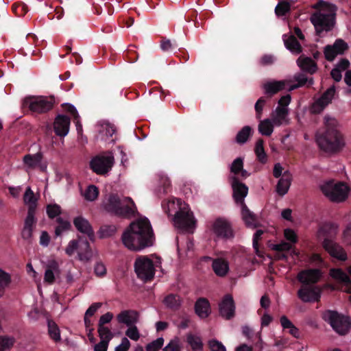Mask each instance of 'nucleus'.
<instances>
[{
	"label": "nucleus",
	"instance_id": "c756f323",
	"mask_svg": "<svg viewBox=\"0 0 351 351\" xmlns=\"http://www.w3.org/2000/svg\"><path fill=\"white\" fill-rule=\"evenodd\" d=\"M285 36L286 35L283 36V40L286 48L290 50L291 52L297 54L301 53L302 46L297 38L293 35L290 36L287 38H285Z\"/></svg>",
	"mask_w": 351,
	"mask_h": 351
},
{
	"label": "nucleus",
	"instance_id": "0eeeda50",
	"mask_svg": "<svg viewBox=\"0 0 351 351\" xmlns=\"http://www.w3.org/2000/svg\"><path fill=\"white\" fill-rule=\"evenodd\" d=\"M56 103L55 97H29L24 99L23 104L28 107L34 113L43 114L51 110Z\"/></svg>",
	"mask_w": 351,
	"mask_h": 351
},
{
	"label": "nucleus",
	"instance_id": "a18cd8bd",
	"mask_svg": "<svg viewBox=\"0 0 351 351\" xmlns=\"http://www.w3.org/2000/svg\"><path fill=\"white\" fill-rule=\"evenodd\" d=\"M14 343V339L7 336H0V351L10 350Z\"/></svg>",
	"mask_w": 351,
	"mask_h": 351
},
{
	"label": "nucleus",
	"instance_id": "de8ad7c7",
	"mask_svg": "<svg viewBox=\"0 0 351 351\" xmlns=\"http://www.w3.org/2000/svg\"><path fill=\"white\" fill-rule=\"evenodd\" d=\"M291 10V5L287 1H281L275 8V12L277 16H284Z\"/></svg>",
	"mask_w": 351,
	"mask_h": 351
},
{
	"label": "nucleus",
	"instance_id": "4d7b16f0",
	"mask_svg": "<svg viewBox=\"0 0 351 351\" xmlns=\"http://www.w3.org/2000/svg\"><path fill=\"white\" fill-rule=\"evenodd\" d=\"M243 168V160L241 158H237L233 160L231 167L230 171L234 175H239L241 170Z\"/></svg>",
	"mask_w": 351,
	"mask_h": 351
},
{
	"label": "nucleus",
	"instance_id": "4c0bfd02",
	"mask_svg": "<svg viewBox=\"0 0 351 351\" xmlns=\"http://www.w3.org/2000/svg\"><path fill=\"white\" fill-rule=\"evenodd\" d=\"M47 328L49 337L56 342L60 341L61 339L60 331L56 322L51 319H48Z\"/></svg>",
	"mask_w": 351,
	"mask_h": 351
},
{
	"label": "nucleus",
	"instance_id": "7c9ffc66",
	"mask_svg": "<svg viewBox=\"0 0 351 351\" xmlns=\"http://www.w3.org/2000/svg\"><path fill=\"white\" fill-rule=\"evenodd\" d=\"M241 207L242 219L247 226H254L257 221L256 216L250 210L247 205L243 203L240 204Z\"/></svg>",
	"mask_w": 351,
	"mask_h": 351
},
{
	"label": "nucleus",
	"instance_id": "e433bc0d",
	"mask_svg": "<svg viewBox=\"0 0 351 351\" xmlns=\"http://www.w3.org/2000/svg\"><path fill=\"white\" fill-rule=\"evenodd\" d=\"M171 187V182L169 179L165 176H160L159 180V185L157 189V195L161 197L162 195H165L169 193Z\"/></svg>",
	"mask_w": 351,
	"mask_h": 351
},
{
	"label": "nucleus",
	"instance_id": "1a4fd4ad",
	"mask_svg": "<svg viewBox=\"0 0 351 351\" xmlns=\"http://www.w3.org/2000/svg\"><path fill=\"white\" fill-rule=\"evenodd\" d=\"M114 162L112 153L99 154L93 157L90 161V168L97 175H105L108 173Z\"/></svg>",
	"mask_w": 351,
	"mask_h": 351
},
{
	"label": "nucleus",
	"instance_id": "f3484780",
	"mask_svg": "<svg viewBox=\"0 0 351 351\" xmlns=\"http://www.w3.org/2000/svg\"><path fill=\"white\" fill-rule=\"evenodd\" d=\"M219 314L226 319H230L234 316L235 306L232 297L227 294L219 305Z\"/></svg>",
	"mask_w": 351,
	"mask_h": 351
},
{
	"label": "nucleus",
	"instance_id": "a211bd4d",
	"mask_svg": "<svg viewBox=\"0 0 351 351\" xmlns=\"http://www.w3.org/2000/svg\"><path fill=\"white\" fill-rule=\"evenodd\" d=\"M71 123L70 118L64 114H58L53 122V130L56 134L60 137H64L69 131Z\"/></svg>",
	"mask_w": 351,
	"mask_h": 351
},
{
	"label": "nucleus",
	"instance_id": "58836bf2",
	"mask_svg": "<svg viewBox=\"0 0 351 351\" xmlns=\"http://www.w3.org/2000/svg\"><path fill=\"white\" fill-rule=\"evenodd\" d=\"M186 341L190 345L193 351H202L203 343L199 337L193 334H189L186 337Z\"/></svg>",
	"mask_w": 351,
	"mask_h": 351
},
{
	"label": "nucleus",
	"instance_id": "f257e3e1",
	"mask_svg": "<svg viewBox=\"0 0 351 351\" xmlns=\"http://www.w3.org/2000/svg\"><path fill=\"white\" fill-rule=\"evenodd\" d=\"M121 240L123 245L132 251L152 246L154 234L149 219L145 217L131 223L123 232Z\"/></svg>",
	"mask_w": 351,
	"mask_h": 351
},
{
	"label": "nucleus",
	"instance_id": "0e129e2a",
	"mask_svg": "<svg viewBox=\"0 0 351 351\" xmlns=\"http://www.w3.org/2000/svg\"><path fill=\"white\" fill-rule=\"evenodd\" d=\"M61 106L63 110L66 112L69 113L73 119L80 118V115L77 112V110L73 105L68 103H64L62 104Z\"/></svg>",
	"mask_w": 351,
	"mask_h": 351
},
{
	"label": "nucleus",
	"instance_id": "6e6552de",
	"mask_svg": "<svg viewBox=\"0 0 351 351\" xmlns=\"http://www.w3.org/2000/svg\"><path fill=\"white\" fill-rule=\"evenodd\" d=\"M134 271L139 279L145 282L152 280L155 274L153 261L147 256L137 258L134 262Z\"/></svg>",
	"mask_w": 351,
	"mask_h": 351
},
{
	"label": "nucleus",
	"instance_id": "6ab92c4d",
	"mask_svg": "<svg viewBox=\"0 0 351 351\" xmlns=\"http://www.w3.org/2000/svg\"><path fill=\"white\" fill-rule=\"evenodd\" d=\"M335 93V86L328 88L322 95L315 102L312 107V111L314 113L321 112L325 107L332 101Z\"/></svg>",
	"mask_w": 351,
	"mask_h": 351
},
{
	"label": "nucleus",
	"instance_id": "9b49d317",
	"mask_svg": "<svg viewBox=\"0 0 351 351\" xmlns=\"http://www.w3.org/2000/svg\"><path fill=\"white\" fill-rule=\"evenodd\" d=\"M36 212H33V209L27 210V216L24 220L23 227L21 230V237L23 239L31 243L33 232L36 228L37 219L35 217Z\"/></svg>",
	"mask_w": 351,
	"mask_h": 351
},
{
	"label": "nucleus",
	"instance_id": "680f3d73",
	"mask_svg": "<svg viewBox=\"0 0 351 351\" xmlns=\"http://www.w3.org/2000/svg\"><path fill=\"white\" fill-rule=\"evenodd\" d=\"M177 47L178 45L175 41L172 42L166 38H162L160 40V48L164 51H168Z\"/></svg>",
	"mask_w": 351,
	"mask_h": 351
},
{
	"label": "nucleus",
	"instance_id": "6e6d98bb",
	"mask_svg": "<svg viewBox=\"0 0 351 351\" xmlns=\"http://www.w3.org/2000/svg\"><path fill=\"white\" fill-rule=\"evenodd\" d=\"M98 333L101 340L110 341L113 337L110 330L106 326H99Z\"/></svg>",
	"mask_w": 351,
	"mask_h": 351
},
{
	"label": "nucleus",
	"instance_id": "393cba45",
	"mask_svg": "<svg viewBox=\"0 0 351 351\" xmlns=\"http://www.w3.org/2000/svg\"><path fill=\"white\" fill-rule=\"evenodd\" d=\"M298 66L310 74H314L317 70V63L310 57L300 56L297 60Z\"/></svg>",
	"mask_w": 351,
	"mask_h": 351
},
{
	"label": "nucleus",
	"instance_id": "5701e85b",
	"mask_svg": "<svg viewBox=\"0 0 351 351\" xmlns=\"http://www.w3.org/2000/svg\"><path fill=\"white\" fill-rule=\"evenodd\" d=\"M194 308L195 313L202 319L208 317L211 313L210 303L204 298H200L195 302Z\"/></svg>",
	"mask_w": 351,
	"mask_h": 351
},
{
	"label": "nucleus",
	"instance_id": "ddd939ff",
	"mask_svg": "<svg viewBox=\"0 0 351 351\" xmlns=\"http://www.w3.org/2000/svg\"><path fill=\"white\" fill-rule=\"evenodd\" d=\"M213 230L218 238L228 239L234 237L230 223L221 218L215 221L213 225Z\"/></svg>",
	"mask_w": 351,
	"mask_h": 351
},
{
	"label": "nucleus",
	"instance_id": "c03bdc74",
	"mask_svg": "<svg viewBox=\"0 0 351 351\" xmlns=\"http://www.w3.org/2000/svg\"><path fill=\"white\" fill-rule=\"evenodd\" d=\"M10 282V276L0 269V297L3 295L5 287L9 285Z\"/></svg>",
	"mask_w": 351,
	"mask_h": 351
},
{
	"label": "nucleus",
	"instance_id": "bb28decb",
	"mask_svg": "<svg viewBox=\"0 0 351 351\" xmlns=\"http://www.w3.org/2000/svg\"><path fill=\"white\" fill-rule=\"evenodd\" d=\"M59 271V265L55 260L49 261L47 265L44 280L45 282L52 284L55 281L54 273Z\"/></svg>",
	"mask_w": 351,
	"mask_h": 351
},
{
	"label": "nucleus",
	"instance_id": "7ed1b4c3",
	"mask_svg": "<svg viewBox=\"0 0 351 351\" xmlns=\"http://www.w3.org/2000/svg\"><path fill=\"white\" fill-rule=\"evenodd\" d=\"M104 210L116 216L130 218L137 213L136 205L131 197L121 199L117 193H110L104 202Z\"/></svg>",
	"mask_w": 351,
	"mask_h": 351
},
{
	"label": "nucleus",
	"instance_id": "09e8293b",
	"mask_svg": "<svg viewBox=\"0 0 351 351\" xmlns=\"http://www.w3.org/2000/svg\"><path fill=\"white\" fill-rule=\"evenodd\" d=\"M333 49L336 51L338 55H342L344 52L348 49V45L342 39H337L333 45H330Z\"/></svg>",
	"mask_w": 351,
	"mask_h": 351
},
{
	"label": "nucleus",
	"instance_id": "f03ea898",
	"mask_svg": "<svg viewBox=\"0 0 351 351\" xmlns=\"http://www.w3.org/2000/svg\"><path fill=\"white\" fill-rule=\"evenodd\" d=\"M325 128L316 134V142L321 149L326 152H337L344 146L342 134L337 129V121L329 116L324 117Z\"/></svg>",
	"mask_w": 351,
	"mask_h": 351
},
{
	"label": "nucleus",
	"instance_id": "b1692460",
	"mask_svg": "<svg viewBox=\"0 0 351 351\" xmlns=\"http://www.w3.org/2000/svg\"><path fill=\"white\" fill-rule=\"evenodd\" d=\"M292 180V176L289 171H286L283 173L282 176L278 180L276 185L277 193L282 197L287 193Z\"/></svg>",
	"mask_w": 351,
	"mask_h": 351
},
{
	"label": "nucleus",
	"instance_id": "e2e57ef3",
	"mask_svg": "<svg viewBox=\"0 0 351 351\" xmlns=\"http://www.w3.org/2000/svg\"><path fill=\"white\" fill-rule=\"evenodd\" d=\"M208 345L211 351H226V348L223 343L217 339L210 340Z\"/></svg>",
	"mask_w": 351,
	"mask_h": 351
},
{
	"label": "nucleus",
	"instance_id": "423d86ee",
	"mask_svg": "<svg viewBox=\"0 0 351 351\" xmlns=\"http://www.w3.org/2000/svg\"><path fill=\"white\" fill-rule=\"evenodd\" d=\"M322 317L340 335H346L351 328L349 317L337 311L328 310L323 313Z\"/></svg>",
	"mask_w": 351,
	"mask_h": 351
},
{
	"label": "nucleus",
	"instance_id": "20e7f679",
	"mask_svg": "<svg viewBox=\"0 0 351 351\" xmlns=\"http://www.w3.org/2000/svg\"><path fill=\"white\" fill-rule=\"evenodd\" d=\"M333 7V5L322 0L319 1L315 6V8L319 9V10L314 12L311 15L310 20L314 25L316 34L318 36H320L324 31L329 32L333 28L335 25V14L331 12H322V11L327 10L332 11L331 8Z\"/></svg>",
	"mask_w": 351,
	"mask_h": 351
},
{
	"label": "nucleus",
	"instance_id": "13d9d810",
	"mask_svg": "<svg viewBox=\"0 0 351 351\" xmlns=\"http://www.w3.org/2000/svg\"><path fill=\"white\" fill-rule=\"evenodd\" d=\"M324 54L325 58L329 62L333 61L338 55L335 49H333L330 45L325 46L324 49Z\"/></svg>",
	"mask_w": 351,
	"mask_h": 351
},
{
	"label": "nucleus",
	"instance_id": "473e14b6",
	"mask_svg": "<svg viewBox=\"0 0 351 351\" xmlns=\"http://www.w3.org/2000/svg\"><path fill=\"white\" fill-rule=\"evenodd\" d=\"M23 201L25 204L28 205L27 210H30V208H32L33 209V212H36L37 208V199L30 187H28L26 189L23 195Z\"/></svg>",
	"mask_w": 351,
	"mask_h": 351
},
{
	"label": "nucleus",
	"instance_id": "603ef678",
	"mask_svg": "<svg viewBox=\"0 0 351 351\" xmlns=\"http://www.w3.org/2000/svg\"><path fill=\"white\" fill-rule=\"evenodd\" d=\"M46 210L47 214L50 219H53L61 213V208L57 204L47 205Z\"/></svg>",
	"mask_w": 351,
	"mask_h": 351
},
{
	"label": "nucleus",
	"instance_id": "bf43d9fd",
	"mask_svg": "<svg viewBox=\"0 0 351 351\" xmlns=\"http://www.w3.org/2000/svg\"><path fill=\"white\" fill-rule=\"evenodd\" d=\"M125 335L133 341H138L140 338L139 331L136 325L128 326Z\"/></svg>",
	"mask_w": 351,
	"mask_h": 351
},
{
	"label": "nucleus",
	"instance_id": "a878e982",
	"mask_svg": "<svg viewBox=\"0 0 351 351\" xmlns=\"http://www.w3.org/2000/svg\"><path fill=\"white\" fill-rule=\"evenodd\" d=\"M212 267L215 274L220 277L225 276L229 271L228 261L221 258L213 260Z\"/></svg>",
	"mask_w": 351,
	"mask_h": 351
},
{
	"label": "nucleus",
	"instance_id": "f8f14e48",
	"mask_svg": "<svg viewBox=\"0 0 351 351\" xmlns=\"http://www.w3.org/2000/svg\"><path fill=\"white\" fill-rule=\"evenodd\" d=\"M230 180L233 191L232 196L235 202L238 204L245 203L244 199L248 193V187L235 176H231Z\"/></svg>",
	"mask_w": 351,
	"mask_h": 351
},
{
	"label": "nucleus",
	"instance_id": "338daca9",
	"mask_svg": "<svg viewBox=\"0 0 351 351\" xmlns=\"http://www.w3.org/2000/svg\"><path fill=\"white\" fill-rule=\"evenodd\" d=\"M78 245H79V238L77 240H74V239L71 240L69 243V245H67V247H66V248L65 250L66 253L68 255L71 256L75 251L77 252Z\"/></svg>",
	"mask_w": 351,
	"mask_h": 351
},
{
	"label": "nucleus",
	"instance_id": "37998d69",
	"mask_svg": "<svg viewBox=\"0 0 351 351\" xmlns=\"http://www.w3.org/2000/svg\"><path fill=\"white\" fill-rule=\"evenodd\" d=\"M116 231L117 228L114 225H103L100 227L98 234L100 238L104 239L112 237Z\"/></svg>",
	"mask_w": 351,
	"mask_h": 351
},
{
	"label": "nucleus",
	"instance_id": "8fccbe9b",
	"mask_svg": "<svg viewBox=\"0 0 351 351\" xmlns=\"http://www.w3.org/2000/svg\"><path fill=\"white\" fill-rule=\"evenodd\" d=\"M267 98L265 97H260L256 102L254 109L256 112V117L260 120L262 117L263 108L266 104Z\"/></svg>",
	"mask_w": 351,
	"mask_h": 351
},
{
	"label": "nucleus",
	"instance_id": "c85d7f7f",
	"mask_svg": "<svg viewBox=\"0 0 351 351\" xmlns=\"http://www.w3.org/2000/svg\"><path fill=\"white\" fill-rule=\"evenodd\" d=\"M330 276L335 280L344 283L348 286L351 284L350 276L345 273L341 269L332 268L330 270Z\"/></svg>",
	"mask_w": 351,
	"mask_h": 351
},
{
	"label": "nucleus",
	"instance_id": "9d476101",
	"mask_svg": "<svg viewBox=\"0 0 351 351\" xmlns=\"http://www.w3.org/2000/svg\"><path fill=\"white\" fill-rule=\"evenodd\" d=\"M173 221L177 228L187 231L193 229L195 223L193 213L185 207L176 212Z\"/></svg>",
	"mask_w": 351,
	"mask_h": 351
},
{
	"label": "nucleus",
	"instance_id": "a19ab883",
	"mask_svg": "<svg viewBox=\"0 0 351 351\" xmlns=\"http://www.w3.org/2000/svg\"><path fill=\"white\" fill-rule=\"evenodd\" d=\"M337 230V226L335 223L326 222L320 227L319 231L326 237H332L336 234Z\"/></svg>",
	"mask_w": 351,
	"mask_h": 351
},
{
	"label": "nucleus",
	"instance_id": "4be33fe9",
	"mask_svg": "<svg viewBox=\"0 0 351 351\" xmlns=\"http://www.w3.org/2000/svg\"><path fill=\"white\" fill-rule=\"evenodd\" d=\"M77 254L80 259L83 261H89L93 256L90 244L85 237H79Z\"/></svg>",
	"mask_w": 351,
	"mask_h": 351
},
{
	"label": "nucleus",
	"instance_id": "5fc2aeb1",
	"mask_svg": "<svg viewBox=\"0 0 351 351\" xmlns=\"http://www.w3.org/2000/svg\"><path fill=\"white\" fill-rule=\"evenodd\" d=\"M164 344V339L159 337L156 340L148 343L145 348L147 351H159Z\"/></svg>",
	"mask_w": 351,
	"mask_h": 351
},
{
	"label": "nucleus",
	"instance_id": "cd10ccee",
	"mask_svg": "<svg viewBox=\"0 0 351 351\" xmlns=\"http://www.w3.org/2000/svg\"><path fill=\"white\" fill-rule=\"evenodd\" d=\"M263 88L268 97L271 98L274 95L285 88V82L283 81H276L267 82L263 85Z\"/></svg>",
	"mask_w": 351,
	"mask_h": 351
},
{
	"label": "nucleus",
	"instance_id": "774afa93",
	"mask_svg": "<svg viewBox=\"0 0 351 351\" xmlns=\"http://www.w3.org/2000/svg\"><path fill=\"white\" fill-rule=\"evenodd\" d=\"M130 345V342L128 338L123 337L121 339V343L115 348L114 351H128Z\"/></svg>",
	"mask_w": 351,
	"mask_h": 351
},
{
	"label": "nucleus",
	"instance_id": "72a5a7b5",
	"mask_svg": "<svg viewBox=\"0 0 351 351\" xmlns=\"http://www.w3.org/2000/svg\"><path fill=\"white\" fill-rule=\"evenodd\" d=\"M163 302L172 311L178 310L181 305L180 297L173 293L167 295Z\"/></svg>",
	"mask_w": 351,
	"mask_h": 351
},
{
	"label": "nucleus",
	"instance_id": "3c124183",
	"mask_svg": "<svg viewBox=\"0 0 351 351\" xmlns=\"http://www.w3.org/2000/svg\"><path fill=\"white\" fill-rule=\"evenodd\" d=\"M99 195V190L95 185H90L86 190L85 198L88 201H94L96 199Z\"/></svg>",
	"mask_w": 351,
	"mask_h": 351
},
{
	"label": "nucleus",
	"instance_id": "69168bd1",
	"mask_svg": "<svg viewBox=\"0 0 351 351\" xmlns=\"http://www.w3.org/2000/svg\"><path fill=\"white\" fill-rule=\"evenodd\" d=\"M292 246L290 243L287 242H282L278 244H275L272 247V250L276 251V252H285L287 253L290 251Z\"/></svg>",
	"mask_w": 351,
	"mask_h": 351
},
{
	"label": "nucleus",
	"instance_id": "412c9836",
	"mask_svg": "<svg viewBox=\"0 0 351 351\" xmlns=\"http://www.w3.org/2000/svg\"><path fill=\"white\" fill-rule=\"evenodd\" d=\"M117 320L119 324L127 326L135 325L138 320V313L134 310H124L117 315Z\"/></svg>",
	"mask_w": 351,
	"mask_h": 351
},
{
	"label": "nucleus",
	"instance_id": "aec40b11",
	"mask_svg": "<svg viewBox=\"0 0 351 351\" xmlns=\"http://www.w3.org/2000/svg\"><path fill=\"white\" fill-rule=\"evenodd\" d=\"M73 224L78 231L86 234L90 241H94L95 232L87 219L81 216L77 217L73 220Z\"/></svg>",
	"mask_w": 351,
	"mask_h": 351
},
{
	"label": "nucleus",
	"instance_id": "f704fd0d",
	"mask_svg": "<svg viewBox=\"0 0 351 351\" xmlns=\"http://www.w3.org/2000/svg\"><path fill=\"white\" fill-rule=\"evenodd\" d=\"M253 130L249 125H245L239 130L236 135L235 141L238 144L245 143L249 138L252 135Z\"/></svg>",
	"mask_w": 351,
	"mask_h": 351
},
{
	"label": "nucleus",
	"instance_id": "4468645a",
	"mask_svg": "<svg viewBox=\"0 0 351 351\" xmlns=\"http://www.w3.org/2000/svg\"><path fill=\"white\" fill-rule=\"evenodd\" d=\"M322 244L325 250L332 257L342 261L347 259V254L343 247L331 239L325 238Z\"/></svg>",
	"mask_w": 351,
	"mask_h": 351
},
{
	"label": "nucleus",
	"instance_id": "2eb2a0df",
	"mask_svg": "<svg viewBox=\"0 0 351 351\" xmlns=\"http://www.w3.org/2000/svg\"><path fill=\"white\" fill-rule=\"evenodd\" d=\"M322 276V272L318 269H304L297 276L299 282L302 285H309L317 283Z\"/></svg>",
	"mask_w": 351,
	"mask_h": 351
},
{
	"label": "nucleus",
	"instance_id": "052dcab7",
	"mask_svg": "<svg viewBox=\"0 0 351 351\" xmlns=\"http://www.w3.org/2000/svg\"><path fill=\"white\" fill-rule=\"evenodd\" d=\"M276 118L274 119V122L280 125L281 121L284 120L287 115V110L285 108L278 106L276 109Z\"/></svg>",
	"mask_w": 351,
	"mask_h": 351
},
{
	"label": "nucleus",
	"instance_id": "79ce46f5",
	"mask_svg": "<svg viewBox=\"0 0 351 351\" xmlns=\"http://www.w3.org/2000/svg\"><path fill=\"white\" fill-rule=\"evenodd\" d=\"M258 131L262 135L269 136L274 131V126L270 120L267 119L261 121L258 125Z\"/></svg>",
	"mask_w": 351,
	"mask_h": 351
},
{
	"label": "nucleus",
	"instance_id": "49530a36",
	"mask_svg": "<svg viewBox=\"0 0 351 351\" xmlns=\"http://www.w3.org/2000/svg\"><path fill=\"white\" fill-rule=\"evenodd\" d=\"M56 222L58 223L55 229V234L56 236H60L63 231L69 230L71 227V224L68 221L64 220L61 217L56 219Z\"/></svg>",
	"mask_w": 351,
	"mask_h": 351
},
{
	"label": "nucleus",
	"instance_id": "39448f33",
	"mask_svg": "<svg viewBox=\"0 0 351 351\" xmlns=\"http://www.w3.org/2000/svg\"><path fill=\"white\" fill-rule=\"evenodd\" d=\"M322 193L332 202H343L348 197L350 188L342 182L329 180L319 186Z\"/></svg>",
	"mask_w": 351,
	"mask_h": 351
},
{
	"label": "nucleus",
	"instance_id": "864d4df0",
	"mask_svg": "<svg viewBox=\"0 0 351 351\" xmlns=\"http://www.w3.org/2000/svg\"><path fill=\"white\" fill-rule=\"evenodd\" d=\"M13 12L18 16H24L28 11L27 5L24 3H14L12 5Z\"/></svg>",
	"mask_w": 351,
	"mask_h": 351
},
{
	"label": "nucleus",
	"instance_id": "dca6fc26",
	"mask_svg": "<svg viewBox=\"0 0 351 351\" xmlns=\"http://www.w3.org/2000/svg\"><path fill=\"white\" fill-rule=\"evenodd\" d=\"M298 297L304 302H317L320 298V293L315 287L302 285L297 292Z\"/></svg>",
	"mask_w": 351,
	"mask_h": 351
},
{
	"label": "nucleus",
	"instance_id": "c9c22d12",
	"mask_svg": "<svg viewBox=\"0 0 351 351\" xmlns=\"http://www.w3.org/2000/svg\"><path fill=\"white\" fill-rule=\"evenodd\" d=\"M254 151L258 160L262 164H265L267 161V156L265 152L264 141L262 138L256 141Z\"/></svg>",
	"mask_w": 351,
	"mask_h": 351
},
{
	"label": "nucleus",
	"instance_id": "ea45409f",
	"mask_svg": "<svg viewBox=\"0 0 351 351\" xmlns=\"http://www.w3.org/2000/svg\"><path fill=\"white\" fill-rule=\"evenodd\" d=\"M295 80L298 82L297 84L292 85L290 87V90H293L297 88L304 86L308 82V86L313 85V78H310L309 80L306 77V75L304 73H300L294 76Z\"/></svg>",
	"mask_w": 351,
	"mask_h": 351
},
{
	"label": "nucleus",
	"instance_id": "2f4dec72",
	"mask_svg": "<svg viewBox=\"0 0 351 351\" xmlns=\"http://www.w3.org/2000/svg\"><path fill=\"white\" fill-rule=\"evenodd\" d=\"M43 154L38 152L36 154H27L23 157L25 165L29 169H34L38 167L42 161Z\"/></svg>",
	"mask_w": 351,
	"mask_h": 351
}]
</instances>
